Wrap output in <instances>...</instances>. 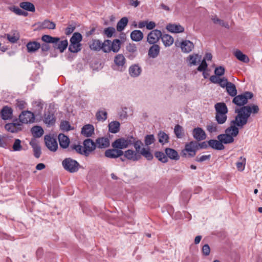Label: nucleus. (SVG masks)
I'll use <instances>...</instances> for the list:
<instances>
[{"label": "nucleus", "instance_id": "nucleus-1", "mask_svg": "<svg viewBox=\"0 0 262 262\" xmlns=\"http://www.w3.org/2000/svg\"><path fill=\"white\" fill-rule=\"evenodd\" d=\"M253 96V94L250 92H246L242 94L234 96L232 102L242 106L235 110V113L237 115L232 121V122L239 127L242 128L247 124L251 114H257L259 111V107L256 105L245 106L248 103V99H251Z\"/></svg>", "mask_w": 262, "mask_h": 262}, {"label": "nucleus", "instance_id": "nucleus-2", "mask_svg": "<svg viewBox=\"0 0 262 262\" xmlns=\"http://www.w3.org/2000/svg\"><path fill=\"white\" fill-rule=\"evenodd\" d=\"M43 41L47 43H51L53 44V47L63 52L67 48L68 42L67 40H63L60 41V38L57 37H52L49 35H43L41 37Z\"/></svg>", "mask_w": 262, "mask_h": 262}, {"label": "nucleus", "instance_id": "nucleus-3", "mask_svg": "<svg viewBox=\"0 0 262 262\" xmlns=\"http://www.w3.org/2000/svg\"><path fill=\"white\" fill-rule=\"evenodd\" d=\"M214 108L216 121L220 124L224 123L227 120V114L228 112L226 104L224 102H218L215 104Z\"/></svg>", "mask_w": 262, "mask_h": 262}, {"label": "nucleus", "instance_id": "nucleus-4", "mask_svg": "<svg viewBox=\"0 0 262 262\" xmlns=\"http://www.w3.org/2000/svg\"><path fill=\"white\" fill-rule=\"evenodd\" d=\"M89 47L92 50L95 51L102 50L104 53H109V41L106 40L102 42L99 39H93Z\"/></svg>", "mask_w": 262, "mask_h": 262}, {"label": "nucleus", "instance_id": "nucleus-5", "mask_svg": "<svg viewBox=\"0 0 262 262\" xmlns=\"http://www.w3.org/2000/svg\"><path fill=\"white\" fill-rule=\"evenodd\" d=\"M62 165L65 170L71 173L77 172L80 167L79 164L75 160L70 158L64 159L62 161Z\"/></svg>", "mask_w": 262, "mask_h": 262}, {"label": "nucleus", "instance_id": "nucleus-6", "mask_svg": "<svg viewBox=\"0 0 262 262\" xmlns=\"http://www.w3.org/2000/svg\"><path fill=\"white\" fill-rule=\"evenodd\" d=\"M133 137L127 138H121L116 140L112 143V145L113 148L121 150V149L126 148L133 144Z\"/></svg>", "mask_w": 262, "mask_h": 262}, {"label": "nucleus", "instance_id": "nucleus-7", "mask_svg": "<svg viewBox=\"0 0 262 262\" xmlns=\"http://www.w3.org/2000/svg\"><path fill=\"white\" fill-rule=\"evenodd\" d=\"M199 149L198 143L195 141H191L186 144L185 147L182 152L185 157H194L196 150Z\"/></svg>", "mask_w": 262, "mask_h": 262}, {"label": "nucleus", "instance_id": "nucleus-8", "mask_svg": "<svg viewBox=\"0 0 262 262\" xmlns=\"http://www.w3.org/2000/svg\"><path fill=\"white\" fill-rule=\"evenodd\" d=\"M19 120L22 123H31L35 120V116L30 111H23L19 116Z\"/></svg>", "mask_w": 262, "mask_h": 262}, {"label": "nucleus", "instance_id": "nucleus-9", "mask_svg": "<svg viewBox=\"0 0 262 262\" xmlns=\"http://www.w3.org/2000/svg\"><path fill=\"white\" fill-rule=\"evenodd\" d=\"M45 142L48 148L52 151H55L58 148L56 139L51 135H46L44 137Z\"/></svg>", "mask_w": 262, "mask_h": 262}, {"label": "nucleus", "instance_id": "nucleus-10", "mask_svg": "<svg viewBox=\"0 0 262 262\" xmlns=\"http://www.w3.org/2000/svg\"><path fill=\"white\" fill-rule=\"evenodd\" d=\"M162 36V33L160 30L155 29L148 34L147 41L150 44H155L157 43Z\"/></svg>", "mask_w": 262, "mask_h": 262}, {"label": "nucleus", "instance_id": "nucleus-11", "mask_svg": "<svg viewBox=\"0 0 262 262\" xmlns=\"http://www.w3.org/2000/svg\"><path fill=\"white\" fill-rule=\"evenodd\" d=\"M123 155L127 160L132 161H137L141 159V156L139 152L133 149H127L123 152Z\"/></svg>", "mask_w": 262, "mask_h": 262}, {"label": "nucleus", "instance_id": "nucleus-12", "mask_svg": "<svg viewBox=\"0 0 262 262\" xmlns=\"http://www.w3.org/2000/svg\"><path fill=\"white\" fill-rule=\"evenodd\" d=\"M83 145L84 148V155L88 156L90 153L94 150L96 147V143L91 139H88L84 141Z\"/></svg>", "mask_w": 262, "mask_h": 262}, {"label": "nucleus", "instance_id": "nucleus-13", "mask_svg": "<svg viewBox=\"0 0 262 262\" xmlns=\"http://www.w3.org/2000/svg\"><path fill=\"white\" fill-rule=\"evenodd\" d=\"M180 47L182 52L188 53L193 49L194 46L192 42L188 40H184L180 42Z\"/></svg>", "mask_w": 262, "mask_h": 262}, {"label": "nucleus", "instance_id": "nucleus-14", "mask_svg": "<svg viewBox=\"0 0 262 262\" xmlns=\"http://www.w3.org/2000/svg\"><path fill=\"white\" fill-rule=\"evenodd\" d=\"M166 29L172 33H180L184 32V28L179 24H169L166 26Z\"/></svg>", "mask_w": 262, "mask_h": 262}, {"label": "nucleus", "instance_id": "nucleus-15", "mask_svg": "<svg viewBox=\"0 0 262 262\" xmlns=\"http://www.w3.org/2000/svg\"><path fill=\"white\" fill-rule=\"evenodd\" d=\"M193 138L197 141H202L205 140L206 137V135L204 130L200 128L196 127L193 129L192 132Z\"/></svg>", "mask_w": 262, "mask_h": 262}, {"label": "nucleus", "instance_id": "nucleus-16", "mask_svg": "<svg viewBox=\"0 0 262 262\" xmlns=\"http://www.w3.org/2000/svg\"><path fill=\"white\" fill-rule=\"evenodd\" d=\"M123 151L117 148L107 149L105 152V156L109 158H117L123 155Z\"/></svg>", "mask_w": 262, "mask_h": 262}, {"label": "nucleus", "instance_id": "nucleus-17", "mask_svg": "<svg viewBox=\"0 0 262 262\" xmlns=\"http://www.w3.org/2000/svg\"><path fill=\"white\" fill-rule=\"evenodd\" d=\"M29 143L33 148L34 157L36 158H39L41 155V151L38 142L35 139H32Z\"/></svg>", "mask_w": 262, "mask_h": 262}, {"label": "nucleus", "instance_id": "nucleus-18", "mask_svg": "<svg viewBox=\"0 0 262 262\" xmlns=\"http://www.w3.org/2000/svg\"><path fill=\"white\" fill-rule=\"evenodd\" d=\"M201 60V56L198 54H193L188 56L187 61L190 66L197 65Z\"/></svg>", "mask_w": 262, "mask_h": 262}, {"label": "nucleus", "instance_id": "nucleus-19", "mask_svg": "<svg viewBox=\"0 0 262 262\" xmlns=\"http://www.w3.org/2000/svg\"><path fill=\"white\" fill-rule=\"evenodd\" d=\"M114 61L115 65L118 67V69L122 70L125 63L126 59L122 54H119L115 57Z\"/></svg>", "mask_w": 262, "mask_h": 262}, {"label": "nucleus", "instance_id": "nucleus-20", "mask_svg": "<svg viewBox=\"0 0 262 262\" xmlns=\"http://www.w3.org/2000/svg\"><path fill=\"white\" fill-rule=\"evenodd\" d=\"M1 117L3 120H9L12 118L13 110L8 106H4L1 112Z\"/></svg>", "mask_w": 262, "mask_h": 262}, {"label": "nucleus", "instance_id": "nucleus-21", "mask_svg": "<svg viewBox=\"0 0 262 262\" xmlns=\"http://www.w3.org/2000/svg\"><path fill=\"white\" fill-rule=\"evenodd\" d=\"M110 140L107 138H99L96 140V147L99 148H105L110 146Z\"/></svg>", "mask_w": 262, "mask_h": 262}, {"label": "nucleus", "instance_id": "nucleus-22", "mask_svg": "<svg viewBox=\"0 0 262 262\" xmlns=\"http://www.w3.org/2000/svg\"><path fill=\"white\" fill-rule=\"evenodd\" d=\"M108 41H109V52L111 51H113L115 53L118 52L120 49V44L121 42L119 39H115L112 42L107 39Z\"/></svg>", "mask_w": 262, "mask_h": 262}, {"label": "nucleus", "instance_id": "nucleus-23", "mask_svg": "<svg viewBox=\"0 0 262 262\" xmlns=\"http://www.w3.org/2000/svg\"><path fill=\"white\" fill-rule=\"evenodd\" d=\"M128 71L130 76L137 77L141 74L142 70L138 64H133L129 67Z\"/></svg>", "mask_w": 262, "mask_h": 262}, {"label": "nucleus", "instance_id": "nucleus-24", "mask_svg": "<svg viewBox=\"0 0 262 262\" xmlns=\"http://www.w3.org/2000/svg\"><path fill=\"white\" fill-rule=\"evenodd\" d=\"M55 118L53 113L48 112L44 115L43 122L48 125H53L55 122Z\"/></svg>", "mask_w": 262, "mask_h": 262}, {"label": "nucleus", "instance_id": "nucleus-25", "mask_svg": "<svg viewBox=\"0 0 262 262\" xmlns=\"http://www.w3.org/2000/svg\"><path fill=\"white\" fill-rule=\"evenodd\" d=\"M5 128L11 133H16L21 130V125L19 123H8L5 125Z\"/></svg>", "mask_w": 262, "mask_h": 262}, {"label": "nucleus", "instance_id": "nucleus-26", "mask_svg": "<svg viewBox=\"0 0 262 262\" xmlns=\"http://www.w3.org/2000/svg\"><path fill=\"white\" fill-rule=\"evenodd\" d=\"M165 152L166 155V157L171 160H178L179 159V155L178 152L170 148H166L165 149Z\"/></svg>", "mask_w": 262, "mask_h": 262}, {"label": "nucleus", "instance_id": "nucleus-27", "mask_svg": "<svg viewBox=\"0 0 262 262\" xmlns=\"http://www.w3.org/2000/svg\"><path fill=\"white\" fill-rule=\"evenodd\" d=\"M217 139L222 144H230L234 141V138L232 136L227 134L226 133L225 134H221L217 136Z\"/></svg>", "mask_w": 262, "mask_h": 262}, {"label": "nucleus", "instance_id": "nucleus-28", "mask_svg": "<svg viewBox=\"0 0 262 262\" xmlns=\"http://www.w3.org/2000/svg\"><path fill=\"white\" fill-rule=\"evenodd\" d=\"M58 141L59 145L63 148H67L70 144V140L69 138L62 134H60L58 135Z\"/></svg>", "mask_w": 262, "mask_h": 262}, {"label": "nucleus", "instance_id": "nucleus-29", "mask_svg": "<svg viewBox=\"0 0 262 262\" xmlns=\"http://www.w3.org/2000/svg\"><path fill=\"white\" fill-rule=\"evenodd\" d=\"M94 128L92 125L87 124L84 125L81 130V133L84 136L89 137H91L94 133Z\"/></svg>", "mask_w": 262, "mask_h": 262}, {"label": "nucleus", "instance_id": "nucleus-30", "mask_svg": "<svg viewBox=\"0 0 262 262\" xmlns=\"http://www.w3.org/2000/svg\"><path fill=\"white\" fill-rule=\"evenodd\" d=\"M208 145L216 150H223L225 148L224 145L219 140H210L208 141Z\"/></svg>", "mask_w": 262, "mask_h": 262}, {"label": "nucleus", "instance_id": "nucleus-31", "mask_svg": "<svg viewBox=\"0 0 262 262\" xmlns=\"http://www.w3.org/2000/svg\"><path fill=\"white\" fill-rule=\"evenodd\" d=\"M160 53V47L158 45L154 44L149 49L148 56L151 58L157 57Z\"/></svg>", "mask_w": 262, "mask_h": 262}, {"label": "nucleus", "instance_id": "nucleus-32", "mask_svg": "<svg viewBox=\"0 0 262 262\" xmlns=\"http://www.w3.org/2000/svg\"><path fill=\"white\" fill-rule=\"evenodd\" d=\"M162 41L165 47H169L173 43V38L169 34H163L161 37Z\"/></svg>", "mask_w": 262, "mask_h": 262}, {"label": "nucleus", "instance_id": "nucleus-33", "mask_svg": "<svg viewBox=\"0 0 262 262\" xmlns=\"http://www.w3.org/2000/svg\"><path fill=\"white\" fill-rule=\"evenodd\" d=\"M40 47L39 43L36 41H30L27 44L28 52L29 53L34 52Z\"/></svg>", "mask_w": 262, "mask_h": 262}, {"label": "nucleus", "instance_id": "nucleus-34", "mask_svg": "<svg viewBox=\"0 0 262 262\" xmlns=\"http://www.w3.org/2000/svg\"><path fill=\"white\" fill-rule=\"evenodd\" d=\"M31 133L34 137L39 138L44 133L42 128L39 126H34L31 129Z\"/></svg>", "mask_w": 262, "mask_h": 262}, {"label": "nucleus", "instance_id": "nucleus-35", "mask_svg": "<svg viewBox=\"0 0 262 262\" xmlns=\"http://www.w3.org/2000/svg\"><path fill=\"white\" fill-rule=\"evenodd\" d=\"M131 39L135 41H139L143 38V34L140 30H134L130 33Z\"/></svg>", "mask_w": 262, "mask_h": 262}, {"label": "nucleus", "instance_id": "nucleus-36", "mask_svg": "<svg viewBox=\"0 0 262 262\" xmlns=\"http://www.w3.org/2000/svg\"><path fill=\"white\" fill-rule=\"evenodd\" d=\"M246 164V158L244 156L240 157L236 163V166L237 170L239 171H244L245 168Z\"/></svg>", "mask_w": 262, "mask_h": 262}, {"label": "nucleus", "instance_id": "nucleus-37", "mask_svg": "<svg viewBox=\"0 0 262 262\" xmlns=\"http://www.w3.org/2000/svg\"><path fill=\"white\" fill-rule=\"evenodd\" d=\"M234 54L236 58L239 61L245 63H248L249 62V57L246 55L243 54L241 51H235Z\"/></svg>", "mask_w": 262, "mask_h": 262}, {"label": "nucleus", "instance_id": "nucleus-38", "mask_svg": "<svg viewBox=\"0 0 262 262\" xmlns=\"http://www.w3.org/2000/svg\"><path fill=\"white\" fill-rule=\"evenodd\" d=\"M225 88L228 94L230 96L234 97L237 94L236 86L233 83L230 82Z\"/></svg>", "mask_w": 262, "mask_h": 262}, {"label": "nucleus", "instance_id": "nucleus-39", "mask_svg": "<svg viewBox=\"0 0 262 262\" xmlns=\"http://www.w3.org/2000/svg\"><path fill=\"white\" fill-rule=\"evenodd\" d=\"M232 123L234 125H231L230 127L227 128L225 130V133L229 135V136H232L234 138V137H236L238 135L239 131L238 128L235 126V124H234L232 122ZM236 126L237 125H236Z\"/></svg>", "mask_w": 262, "mask_h": 262}, {"label": "nucleus", "instance_id": "nucleus-40", "mask_svg": "<svg viewBox=\"0 0 262 262\" xmlns=\"http://www.w3.org/2000/svg\"><path fill=\"white\" fill-rule=\"evenodd\" d=\"M139 153L141 156H143L148 160H151L153 159V155L151 153L149 147L142 148Z\"/></svg>", "mask_w": 262, "mask_h": 262}, {"label": "nucleus", "instance_id": "nucleus-41", "mask_svg": "<svg viewBox=\"0 0 262 262\" xmlns=\"http://www.w3.org/2000/svg\"><path fill=\"white\" fill-rule=\"evenodd\" d=\"M159 142L164 145L169 141V137L165 133L160 131L158 134Z\"/></svg>", "mask_w": 262, "mask_h": 262}, {"label": "nucleus", "instance_id": "nucleus-42", "mask_svg": "<svg viewBox=\"0 0 262 262\" xmlns=\"http://www.w3.org/2000/svg\"><path fill=\"white\" fill-rule=\"evenodd\" d=\"M120 123L118 121L111 122L108 124L109 131L112 133H117L119 130Z\"/></svg>", "mask_w": 262, "mask_h": 262}, {"label": "nucleus", "instance_id": "nucleus-43", "mask_svg": "<svg viewBox=\"0 0 262 262\" xmlns=\"http://www.w3.org/2000/svg\"><path fill=\"white\" fill-rule=\"evenodd\" d=\"M128 23V19L126 17L122 18L117 23V30L119 32L122 31L124 30Z\"/></svg>", "mask_w": 262, "mask_h": 262}, {"label": "nucleus", "instance_id": "nucleus-44", "mask_svg": "<svg viewBox=\"0 0 262 262\" xmlns=\"http://www.w3.org/2000/svg\"><path fill=\"white\" fill-rule=\"evenodd\" d=\"M55 27V24L54 22L51 21L49 20H45L41 23L40 25V28L42 29H47L51 30L54 29Z\"/></svg>", "mask_w": 262, "mask_h": 262}, {"label": "nucleus", "instance_id": "nucleus-45", "mask_svg": "<svg viewBox=\"0 0 262 262\" xmlns=\"http://www.w3.org/2000/svg\"><path fill=\"white\" fill-rule=\"evenodd\" d=\"M12 149L14 151H20L25 150L21 145V141L19 139H15L12 145Z\"/></svg>", "mask_w": 262, "mask_h": 262}, {"label": "nucleus", "instance_id": "nucleus-46", "mask_svg": "<svg viewBox=\"0 0 262 262\" xmlns=\"http://www.w3.org/2000/svg\"><path fill=\"white\" fill-rule=\"evenodd\" d=\"M20 7L23 9L31 12H34L35 10L33 4L29 2H22L20 3Z\"/></svg>", "mask_w": 262, "mask_h": 262}, {"label": "nucleus", "instance_id": "nucleus-47", "mask_svg": "<svg viewBox=\"0 0 262 262\" xmlns=\"http://www.w3.org/2000/svg\"><path fill=\"white\" fill-rule=\"evenodd\" d=\"M60 128L63 131L68 132L74 129L70 124V123L67 121H62L60 123Z\"/></svg>", "mask_w": 262, "mask_h": 262}, {"label": "nucleus", "instance_id": "nucleus-48", "mask_svg": "<svg viewBox=\"0 0 262 262\" xmlns=\"http://www.w3.org/2000/svg\"><path fill=\"white\" fill-rule=\"evenodd\" d=\"M155 156L156 158H157L162 163H166L168 161V158L165 154L161 151H156L155 153Z\"/></svg>", "mask_w": 262, "mask_h": 262}, {"label": "nucleus", "instance_id": "nucleus-49", "mask_svg": "<svg viewBox=\"0 0 262 262\" xmlns=\"http://www.w3.org/2000/svg\"><path fill=\"white\" fill-rule=\"evenodd\" d=\"M96 117L99 121H104L107 118V112L105 111H99L96 113Z\"/></svg>", "mask_w": 262, "mask_h": 262}, {"label": "nucleus", "instance_id": "nucleus-50", "mask_svg": "<svg viewBox=\"0 0 262 262\" xmlns=\"http://www.w3.org/2000/svg\"><path fill=\"white\" fill-rule=\"evenodd\" d=\"M82 40V35L79 33H74L70 39L71 43H80Z\"/></svg>", "mask_w": 262, "mask_h": 262}, {"label": "nucleus", "instance_id": "nucleus-51", "mask_svg": "<svg viewBox=\"0 0 262 262\" xmlns=\"http://www.w3.org/2000/svg\"><path fill=\"white\" fill-rule=\"evenodd\" d=\"M70 52L77 53L81 50V44L76 43H71L69 48Z\"/></svg>", "mask_w": 262, "mask_h": 262}, {"label": "nucleus", "instance_id": "nucleus-52", "mask_svg": "<svg viewBox=\"0 0 262 262\" xmlns=\"http://www.w3.org/2000/svg\"><path fill=\"white\" fill-rule=\"evenodd\" d=\"M9 139L8 136L5 135H0V147H5L7 146Z\"/></svg>", "mask_w": 262, "mask_h": 262}, {"label": "nucleus", "instance_id": "nucleus-53", "mask_svg": "<svg viewBox=\"0 0 262 262\" xmlns=\"http://www.w3.org/2000/svg\"><path fill=\"white\" fill-rule=\"evenodd\" d=\"M155 141V138L153 135H148L145 137L144 143L147 146L154 143Z\"/></svg>", "mask_w": 262, "mask_h": 262}, {"label": "nucleus", "instance_id": "nucleus-54", "mask_svg": "<svg viewBox=\"0 0 262 262\" xmlns=\"http://www.w3.org/2000/svg\"><path fill=\"white\" fill-rule=\"evenodd\" d=\"M207 130L210 133H215L217 131V126L215 123H210L207 125Z\"/></svg>", "mask_w": 262, "mask_h": 262}, {"label": "nucleus", "instance_id": "nucleus-55", "mask_svg": "<svg viewBox=\"0 0 262 262\" xmlns=\"http://www.w3.org/2000/svg\"><path fill=\"white\" fill-rule=\"evenodd\" d=\"M174 132L178 138H181L183 136V128L180 125H177L174 127Z\"/></svg>", "mask_w": 262, "mask_h": 262}, {"label": "nucleus", "instance_id": "nucleus-56", "mask_svg": "<svg viewBox=\"0 0 262 262\" xmlns=\"http://www.w3.org/2000/svg\"><path fill=\"white\" fill-rule=\"evenodd\" d=\"M115 32V29L113 27H108L104 29V34L107 37H111L113 34Z\"/></svg>", "mask_w": 262, "mask_h": 262}, {"label": "nucleus", "instance_id": "nucleus-57", "mask_svg": "<svg viewBox=\"0 0 262 262\" xmlns=\"http://www.w3.org/2000/svg\"><path fill=\"white\" fill-rule=\"evenodd\" d=\"M133 144L135 149V151H137L140 152L141 146L143 145L142 142L140 140H137L135 142L133 140Z\"/></svg>", "mask_w": 262, "mask_h": 262}, {"label": "nucleus", "instance_id": "nucleus-58", "mask_svg": "<svg viewBox=\"0 0 262 262\" xmlns=\"http://www.w3.org/2000/svg\"><path fill=\"white\" fill-rule=\"evenodd\" d=\"M212 20L215 24H219L221 26H224L225 28H228L229 27V26L227 23L224 22L223 20H222L216 17L212 18Z\"/></svg>", "mask_w": 262, "mask_h": 262}, {"label": "nucleus", "instance_id": "nucleus-59", "mask_svg": "<svg viewBox=\"0 0 262 262\" xmlns=\"http://www.w3.org/2000/svg\"><path fill=\"white\" fill-rule=\"evenodd\" d=\"M215 74L216 76H220L224 75L225 73V69L222 66L216 68L214 70Z\"/></svg>", "mask_w": 262, "mask_h": 262}, {"label": "nucleus", "instance_id": "nucleus-60", "mask_svg": "<svg viewBox=\"0 0 262 262\" xmlns=\"http://www.w3.org/2000/svg\"><path fill=\"white\" fill-rule=\"evenodd\" d=\"M207 68V64L205 60H203L200 65L198 67L197 70L199 71L202 72L206 70Z\"/></svg>", "mask_w": 262, "mask_h": 262}, {"label": "nucleus", "instance_id": "nucleus-61", "mask_svg": "<svg viewBox=\"0 0 262 262\" xmlns=\"http://www.w3.org/2000/svg\"><path fill=\"white\" fill-rule=\"evenodd\" d=\"M73 149L78 153L84 155V148L80 145H75L73 146Z\"/></svg>", "mask_w": 262, "mask_h": 262}, {"label": "nucleus", "instance_id": "nucleus-62", "mask_svg": "<svg viewBox=\"0 0 262 262\" xmlns=\"http://www.w3.org/2000/svg\"><path fill=\"white\" fill-rule=\"evenodd\" d=\"M202 252L205 256H207L210 254V249L208 244L204 245L202 247Z\"/></svg>", "mask_w": 262, "mask_h": 262}, {"label": "nucleus", "instance_id": "nucleus-63", "mask_svg": "<svg viewBox=\"0 0 262 262\" xmlns=\"http://www.w3.org/2000/svg\"><path fill=\"white\" fill-rule=\"evenodd\" d=\"M230 82L228 81V80L225 77L220 78L219 84L220 85L224 88L226 86V85L229 83Z\"/></svg>", "mask_w": 262, "mask_h": 262}, {"label": "nucleus", "instance_id": "nucleus-64", "mask_svg": "<svg viewBox=\"0 0 262 262\" xmlns=\"http://www.w3.org/2000/svg\"><path fill=\"white\" fill-rule=\"evenodd\" d=\"M16 107L19 110L24 109L26 106V103L23 100H18L16 104Z\"/></svg>", "mask_w": 262, "mask_h": 262}]
</instances>
